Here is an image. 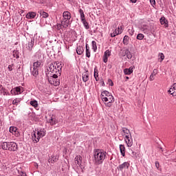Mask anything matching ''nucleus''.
<instances>
[{
    "mask_svg": "<svg viewBox=\"0 0 176 176\" xmlns=\"http://www.w3.org/2000/svg\"><path fill=\"white\" fill-rule=\"evenodd\" d=\"M105 157H107V152L102 151L100 149L95 150L94 152L93 159L95 166H100V164H102L104 160H105Z\"/></svg>",
    "mask_w": 176,
    "mask_h": 176,
    "instance_id": "obj_1",
    "label": "nucleus"
},
{
    "mask_svg": "<svg viewBox=\"0 0 176 176\" xmlns=\"http://www.w3.org/2000/svg\"><path fill=\"white\" fill-rule=\"evenodd\" d=\"M62 69L63 65H61V63L54 62L49 65L50 72L53 74L52 75H56V76H61Z\"/></svg>",
    "mask_w": 176,
    "mask_h": 176,
    "instance_id": "obj_2",
    "label": "nucleus"
},
{
    "mask_svg": "<svg viewBox=\"0 0 176 176\" xmlns=\"http://www.w3.org/2000/svg\"><path fill=\"white\" fill-rule=\"evenodd\" d=\"M63 19L61 21L60 27L63 28H68V25L71 24V12L69 11H65L63 14Z\"/></svg>",
    "mask_w": 176,
    "mask_h": 176,
    "instance_id": "obj_3",
    "label": "nucleus"
},
{
    "mask_svg": "<svg viewBox=\"0 0 176 176\" xmlns=\"http://www.w3.org/2000/svg\"><path fill=\"white\" fill-rule=\"evenodd\" d=\"M41 67V62L36 61L33 63V67H30V71L33 76H38L39 75V67Z\"/></svg>",
    "mask_w": 176,
    "mask_h": 176,
    "instance_id": "obj_4",
    "label": "nucleus"
},
{
    "mask_svg": "<svg viewBox=\"0 0 176 176\" xmlns=\"http://www.w3.org/2000/svg\"><path fill=\"white\" fill-rule=\"evenodd\" d=\"M100 96L102 101H104L105 102L108 101H115V98H113L112 94H111L108 91H104L102 92Z\"/></svg>",
    "mask_w": 176,
    "mask_h": 176,
    "instance_id": "obj_5",
    "label": "nucleus"
},
{
    "mask_svg": "<svg viewBox=\"0 0 176 176\" xmlns=\"http://www.w3.org/2000/svg\"><path fill=\"white\" fill-rule=\"evenodd\" d=\"M58 76L57 75H52L50 78L47 77L48 82L50 85H53L54 86H59L60 85V80L57 79Z\"/></svg>",
    "mask_w": 176,
    "mask_h": 176,
    "instance_id": "obj_6",
    "label": "nucleus"
},
{
    "mask_svg": "<svg viewBox=\"0 0 176 176\" xmlns=\"http://www.w3.org/2000/svg\"><path fill=\"white\" fill-rule=\"evenodd\" d=\"M125 142L129 148L133 146V139L131 138V135H125Z\"/></svg>",
    "mask_w": 176,
    "mask_h": 176,
    "instance_id": "obj_7",
    "label": "nucleus"
},
{
    "mask_svg": "<svg viewBox=\"0 0 176 176\" xmlns=\"http://www.w3.org/2000/svg\"><path fill=\"white\" fill-rule=\"evenodd\" d=\"M19 149V147L17 146V144L14 142H9V148L8 151H12L13 152L17 151Z\"/></svg>",
    "mask_w": 176,
    "mask_h": 176,
    "instance_id": "obj_8",
    "label": "nucleus"
},
{
    "mask_svg": "<svg viewBox=\"0 0 176 176\" xmlns=\"http://www.w3.org/2000/svg\"><path fill=\"white\" fill-rule=\"evenodd\" d=\"M32 140L34 144H37V142H39V140H41V138L38 135L36 132L34 131L32 133Z\"/></svg>",
    "mask_w": 176,
    "mask_h": 176,
    "instance_id": "obj_9",
    "label": "nucleus"
},
{
    "mask_svg": "<svg viewBox=\"0 0 176 176\" xmlns=\"http://www.w3.org/2000/svg\"><path fill=\"white\" fill-rule=\"evenodd\" d=\"M169 94H171L173 97H176V83H174L170 89L168 91Z\"/></svg>",
    "mask_w": 176,
    "mask_h": 176,
    "instance_id": "obj_10",
    "label": "nucleus"
},
{
    "mask_svg": "<svg viewBox=\"0 0 176 176\" xmlns=\"http://www.w3.org/2000/svg\"><path fill=\"white\" fill-rule=\"evenodd\" d=\"M34 42H35V38H31L30 41H29L27 49H28V50H30V52H31V50H32V47H34Z\"/></svg>",
    "mask_w": 176,
    "mask_h": 176,
    "instance_id": "obj_11",
    "label": "nucleus"
},
{
    "mask_svg": "<svg viewBox=\"0 0 176 176\" xmlns=\"http://www.w3.org/2000/svg\"><path fill=\"white\" fill-rule=\"evenodd\" d=\"M160 21L162 24V25H164L165 28H167L168 27V21L166 20V17L162 16L160 19Z\"/></svg>",
    "mask_w": 176,
    "mask_h": 176,
    "instance_id": "obj_12",
    "label": "nucleus"
},
{
    "mask_svg": "<svg viewBox=\"0 0 176 176\" xmlns=\"http://www.w3.org/2000/svg\"><path fill=\"white\" fill-rule=\"evenodd\" d=\"M129 167H130V164H129V162H124L123 164L119 165L118 168L122 171L123 168H129Z\"/></svg>",
    "mask_w": 176,
    "mask_h": 176,
    "instance_id": "obj_13",
    "label": "nucleus"
},
{
    "mask_svg": "<svg viewBox=\"0 0 176 176\" xmlns=\"http://www.w3.org/2000/svg\"><path fill=\"white\" fill-rule=\"evenodd\" d=\"M0 94H3V96L9 95V92H8V89H5L2 85H0Z\"/></svg>",
    "mask_w": 176,
    "mask_h": 176,
    "instance_id": "obj_14",
    "label": "nucleus"
},
{
    "mask_svg": "<svg viewBox=\"0 0 176 176\" xmlns=\"http://www.w3.org/2000/svg\"><path fill=\"white\" fill-rule=\"evenodd\" d=\"M82 80L83 82H86L89 80V71L86 70L82 74Z\"/></svg>",
    "mask_w": 176,
    "mask_h": 176,
    "instance_id": "obj_15",
    "label": "nucleus"
},
{
    "mask_svg": "<svg viewBox=\"0 0 176 176\" xmlns=\"http://www.w3.org/2000/svg\"><path fill=\"white\" fill-rule=\"evenodd\" d=\"M36 134L40 138H42L46 135V132L45 131V129H41L37 131Z\"/></svg>",
    "mask_w": 176,
    "mask_h": 176,
    "instance_id": "obj_16",
    "label": "nucleus"
},
{
    "mask_svg": "<svg viewBox=\"0 0 176 176\" xmlns=\"http://www.w3.org/2000/svg\"><path fill=\"white\" fill-rule=\"evenodd\" d=\"M35 17H36V12H30L26 14V19H35Z\"/></svg>",
    "mask_w": 176,
    "mask_h": 176,
    "instance_id": "obj_17",
    "label": "nucleus"
},
{
    "mask_svg": "<svg viewBox=\"0 0 176 176\" xmlns=\"http://www.w3.org/2000/svg\"><path fill=\"white\" fill-rule=\"evenodd\" d=\"M120 151L122 156L124 157V156H126V147H124V145L120 144Z\"/></svg>",
    "mask_w": 176,
    "mask_h": 176,
    "instance_id": "obj_18",
    "label": "nucleus"
},
{
    "mask_svg": "<svg viewBox=\"0 0 176 176\" xmlns=\"http://www.w3.org/2000/svg\"><path fill=\"white\" fill-rule=\"evenodd\" d=\"M75 164H78V166H80V164H82V156L77 155L75 157Z\"/></svg>",
    "mask_w": 176,
    "mask_h": 176,
    "instance_id": "obj_19",
    "label": "nucleus"
},
{
    "mask_svg": "<svg viewBox=\"0 0 176 176\" xmlns=\"http://www.w3.org/2000/svg\"><path fill=\"white\" fill-rule=\"evenodd\" d=\"M83 52H85V49H83V47L78 46L76 48V53L77 54H79L80 56L81 54H83Z\"/></svg>",
    "mask_w": 176,
    "mask_h": 176,
    "instance_id": "obj_20",
    "label": "nucleus"
},
{
    "mask_svg": "<svg viewBox=\"0 0 176 176\" xmlns=\"http://www.w3.org/2000/svg\"><path fill=\"white\" fill-rule=\"evenodd\" d=\"M58 159H57V156L52 155L51 157L48 159V163H56Z\"/></svg>",
    "mask_w": 176,
    "mask_h": 176,
    "instance_id": "obj_21",
    "label": "nucleus"
},
{
    "mask_svg": "<svg viewBox=\"0 0 176 176\" xmlns=\"http://www.w3.org/2000/svg\"><path fill=\"white\" fill-rule=\"evenodd\" d=\"M124 73L125 75H131V74H133V68L130 67L129 69H124Z\"/></svg>",
    "mask_w": 176,
    "mask_h": 176,
    "instance_id": "obj_22",
    "label": "nucleus"
},
{
    "mask_svg": "<svg viewBox=\"0 0 176 176\" xmlns=\"http://www.w3.org/2000/svg\"><path fill=\"white\" fill-rule=\"evenodd\" d=\"M39 14H40V16H42L43 19H47V17H49V14H47V13L45 12V11L41 10V11L39 12Z\"/></svg>",
    "mask_w": 176,
    "mask_h": 176,
    "instance_id": "obj_23",
    "label": "nucleus"
},
{
    "mask_svg": "<svg viewBox=\"0 0 176 176\" xmlns=\"http://www.w3.org/2000/svg\"><path fill=\"white\" fill-rule=\"evenodd\" d=\"M129 53V50L125 49V50H121L120 54L122 56V57H124V56H127V54Z\"/></svg>",
    "mask_w": 176,
    "mask_h": 176,
    "instance_id": "obj_24",
    "label": "nucleus"
},
{
    "mask_svg": "<svg viewBox=\"0 0 176 176\" xmlns=\"http://www.w3.org/2000/svg\"><path fill=\"white\" fill-rule=\"evenodd\" d=\"M81 21L86 30H89V28H90V26H89V23H87L86 19H82V20H81Z\"/></svg>",
    "mask_w": 176,
    "mask_h": 176,
    "instance_id": "obj_25",
    "label": "nucleus"
},
{
    "mask_svg": "<svg viewBox=\"0 0 176 176\" xmlns=\"http://www.w3.org/2000/svg\"><path fill=\"white\" fill-rule=\"evenodd\" d=\"M140 30H141V31H143V32H144V34L148 33V26L146 25H142L140 27Z\"/></svg>",
    "mask_w": 176,
    "mask_h": 176,
    "instance_id": "obj_26",
    "label": "nucleus"
},
{
    "mask_svg": "<svg viewBox=\"0 0 176 176\" xmlns=\"http://www.w3.org/2000/svg\"><path fill=\"white\" fill-rule=\"evenodd\" d=\"M86 57H87L88 58H90V47H88V45L86 44Z\"/></svg>",
    "mask_w": 176,
    "mask_h": 176,
    "instance_id": "obj_27",
    "label": "nucleus"
},
{
    "mask_svg": "<svg viewBox=\"0 0 176 176\" xmlns=\"http://www.w3.org/2000/svg\"><path fill=\"white\" fill-rule=\"evenodd\" d=\"M97 68L94 69V76L96 80V82H98L100 80V78L98 77V72H97Z\"/></svg>",
    "mask_w": 176,
    "mask_h": 176,
    "instance_id": "obj_28",
    "label": "nucleus"
},
{
    "mask_svg": "<svg viewBox=\"0 0 176 176\" xmlns=\"http://www.w3.org/2000/svg\"><path fill=\"white\" fill-rule=\"evenodd\" d=\"M14 94H21V88L20 87H16L14 89Z\"/></svg>",
    "mask_w": 176,
    "mask_h": 176,
    "instance_id": "obj_29",
    "label": "nucleus"
},
{
    "mask_svg": "<svg viewBox=\"0 0 176 176\" xmlns=\"http://www.w3.org/2000/svg\"><path fill=\"white\" fill-rule=\"evenodd\" d=\"M30 105H32V107H34V108H38V101L31 100Z\"/></svg>",
    "mask_w": 176,
    "mask_h": 176,
    "instance_id": "obj_30",
    "label": "nucleus"
},
{
    "mask_svg": "<svg viewBox=\"0 0 176 176\" xmlns=\"http://www.w3.org/2000/svg\"><path fill=\"white\" fill-rule=\"evenodd\" d=\"M1 148L2 149H3L4 151H8V142H3V143H1Z\"/></svg>",
    "mask_w": 176,
    "mask_h": 176,
    "instance_id": "obj_31",
    "label": "nucleus"
},
{
    "mask_svg": "<svg viewBox=\"0 0 176 176\" xmlns=\"http://www.w3.org/2000/svg\"><path fill=\"white\" fill-rule=\"evenodd\" d=\"M129 39H130V38L129 37V36H124V38H123L124 45H127L129 43Z\"/></svg>",
    "mask_w": 176,
    "mask_h": 176,
    "instance_id": "obj_32",
    "label": "nucleus"
},
{
    "mask_svg": "<svg viewBox=\"0 0 176 176\" xmlns=\"http://www.w3.org/2000/svg\"><path fill=\"white\" fill-rule=\"evenodd\" d=\"M49 123H50L51 126H54V124L56 123V119H54L53 117H52L49 120Z\"/></svg>",
    "mask_w": 176,
    "mask_h": 176,
    "instance_id": "obj_33",
    "label": "nucleus"
},
{
    "mask_svg": "<svg viewBox=\"0 0 176 176\" xmlns=\"http://www.w3.org/2000/svg\"><path fill=\"white\" fill-rule=\"evenodd\" d=\"M17 131V128L14 126H10V133H12V134H14Z\"/></svg>",
    "mask_w": 176,
    "mask_h": 176,
    "instance_id": "obj_34",
    "label": "nucleus"
},
{
    "mask_svg": "<svg viewBox=\"0 0 176 176\" xmlns=\"http://www.w3.org/2000/svg\"><path fill=\"white\" fill-rule=\"evenodd\" d=\"M92 49L94 52H96L97 50V43H96L95 41H92Z\"/></svg>",
    "mask_w": 176,
    "mask_h": 176,
    "instance_id": "obj_35",
    "label": "nucleus"
},
{
    "mask_svg": "<svg viewBox=\"0 0 176 176\" xmlns=\"http://www.w3.org/2000/svg\"><path fill=\"white\" fill-rule=\"evenodd\" d=\"M137 39H138L139 41H142V39H144V34L141 33L138 34L137 36Z\"/></svg>",
    "mask_w": 176,
    "mask_h": 176,
    "instance_id": "obj_36",
    "label": "nucleus"
},
{
    "mask_svg": "<svg viewBox=\"0 0 176 176\" xmlns=\"http://www.w3.org/2000/svg\"><path fill=\"white\" fill-rule=\"evenodd\" d=\"M122 131L124 134H127L128 135L130 134V131L127 128H122Z\"/></svg>",
    "mask_w": 176,
    "mask_h": 176,
    "instance_id": "obj_37",
    "label": "nucleus"
},
{
    "mask_svg": "<svg viewBox=\"0 0 176 176\" xmlns=\"http://www.w3.org/2000/svg\"><path fill=\"white\" fill-rule=\"evenodd\" d=\"M13 56L15 58H19L20 57V56L19 55V52L17 51L13 52Z\"/></svg>",
    "mask_w": 176,
    "mask_h": 176,
    "instance_id": "obj_38",
    "label": "nucleus"
},
{
    "mask_svg": "<svg viewBox=\"0 0 176 176\" xmlns=\"http://www.w3.org/2000/svg\"><path fill=\"white\" fill-rule=\"evenodd\" d=\"M104 56H107V57H109V56H111V52L109 51V50L105 51Z\"/></svg>",
    "mask_w": 176,
    "mask_h": 176,
    "instance_id": "obj_39",
    "label": "nucleus"
},
{
    "mask_svg": "<svg viewBox=\"0 0 176 176\" xmlns=\"http://www.w3.org/2000/svg\"><path fill=\"white\" fill-rule=\"evenodd\" d=\"M116 35H119L122 33V30H120V28L116 29L115 30Z\"/></svg>",
    "mask_w": 176,
    "mask_h": 176,
    "instance_id": "obj_40",
    "label": "nucleus"
},
{
    "mask_svg": "<svg viewBox=\"0 0 176 176\" xmlns=\"http://www.w3.org/2000/svg\"><path fill=\"white\" fill-rule=\"evenodd\" d=\"M126 57L129 60L133 58V55L131 54V52H130V51H129L128 54H126Z\"/></svg>",
    "mask_w": 176,
    "mask_h": 176,
    "instance_id": "obj_41",
    "label": "nucleus"
},
{
    "mask_svg": "<svg viewBox=\"0 0 176 176\" xmlns=\"http://www.w3.org/2000/svg\"><path fill=\"white\" fill-rule=\"evenodd\" d=\"M160 57L161 58L160 63H162V61H163V60H164V54L163 53L160 54Z\"/></svg>",
    "mask_w": 176,
    "mask_h": 176,
    "instance_id": "obj_42",
    "label": "nucleus"
},
{
    "mask_svg": "<svg viewBox=\"0 0 176 176\" xmlns=\"http://www.w3.org/2000/svg\"><path fill=\"white\" fill-rule=\"evenodd\" d=\"M108 102L106 104V107H112V102H113V101H107Z\"/></svg>",
    "mask_w": 176,
    "mask_h": 176,
    "instance_id": "obj_43",
    "label": "nucleus"
},
{
    "mask_svg": "<svg viewBox=\"0 0 176 176\" xmlns=\"http://www.w3.org/2000/svg\"><path fill=\"white\" fill-rule=\"evenodd\" d=\"M108 57H109V56H106V55H104V56H103V61H104V63H108Z\"/></svg>",
    "mask_w": 176,
    "mask_h": 176,
    "instance_id": "obj_44",
    "label": "nucleus"
},
{
    "mask_svg": "<svg viewBox=\"0 0 176 176\" xmlns=\"http://www.w3.org/2000/svg\"><path fill=\"white\" fill-rule=\"evenodd\" d=\"M151 75L156 76V75H157V69H154Z\"/></svg>",
    "mask_w": 176,
    "mask_h": 176,
    "instance_id": "obj_45",
    "label": "nucleus"
},
{
    "mask_svg": "<svg viewBox=\"0 0 176 176\" xmlns=\"http://www.w3.org/2000/svg\"><path fill=\"white\" fill-rule=\"evenodd\" d=\"M150 3L152 5V6H154L155 5H156V1L150 0Z\"/></svg>",
    "mask_w": 176,
    "mask_h": 176,
    "instance_id": "obj_46",
    "label": "nucleus"
},
{
    "mask_svg": "<svg viewBox=\"0 0 176 176\" xmlns=\"http://www.w3.org/2000/svg\"><path fill=\"white\" fill-rule=\"evenodd\" d=\"M129 33L130 34V35H134V30L133 29H129Z\"/></svg>",
    "mask_w": 176,
    "mask_h": 176,
    "instance_id": "obj_47",
    "label": "nucleus"
},
{
    "mask_svg": "<svg viewBox=\"0 0 176 176\" xmlns=\"http://www.w3.org/2000/svg\"><path fill=\"white\" fill-rule=\"evenodd\" d=\"M108 83H109V86H113V82L112 81V80L109 79Z\"/></svg>",
    "mask_w": 176,
    "mask_h": 176,
    "instance_id": "obj_48",
    "label": "nucleus"
},
{
    "mask_svg": "<svg viewBox=\"0 0 176 176\" xmlns=\"http://www.w3.org/2000/svg\"><path fill=\"white\" fill-rule=\"evenodd\" d=\"M12 67H13V65H8V70L9 71H13V68H12Z\"/></svg>",
    "mask_w": 176,
    "mask_h": 176,
    "instance_id": "obj_49",
    "label": "nucleus"
},
{
    "mask_svg": "<svg viewBox=\"0 0 176 176\" xmlns=\"http://www.w3.org/2000/svg\"><path fill=\"white\" fill-rule=\"evenodd\" d=\"M80 19L81 20H85V12H83L82 14H80Z\"/></svg>",
    "mask_w": 176,
    "mask_h": 176,
    "instance_id": "obj_50",
    "label": "nucleus"
},
{
    "mask_svg": "<svg viewBox=\"0 0 176 176\" xmlns=\"http://www.w3.org/2000/svg\"><path fill=\"white\" fill-rule=\"evenodd\" d=\"M153 74H151L150 76V81L152 82L153 80H155V78H153Z\"/></svg>",
    "mask_w": 176,
    "mask_h": 176,
    "instance_id": "obj_51",
    "label": "nucleus"
},
{
    "mask_svg": "<svg viewBox=\"0 0 176 176\" xmlns=\"http://www.w3.org/2000/svg\"><path fill=\"white\" fill-rule=\"evenodd\" d=\"M116 35H118V34H116V32H113V33H111V38H115V36H116Z\"/></svg>",
    "mask_w": 176,
    "mask_h": 176,
    "instance_id": "obj_52",
    "label": "nucleus"
},
{
    "mask_svg": "<svg viewBox=\"0 0 176 176\" xmlns=\"http://www.w3.org/2000/svg\"><path fill=\"white\" fill-rule=\"evenodd\" d=\"M160 164H159V162H155V167H157V168H159L160 167Z\"/></svg>",
    "mask_w": 176,
    "mask_h": 176,
    "instance_id": "obj_53",
    "label": "nucleus"
},
{
    "mask_svg": "<svg viewBox=\"0 0 176 176\" xmlns=\"http://www.w3.org/2000/svg\"><path fill=\"white\" fill-rule=\"evenodd\" d=\"M12 104H13L14 105H16V104H17V100H14L12 101Z\"/></svg>",
    "mask_w": 176,
    "mask_h": 176,
    "instance_id": "obj_54",
    "label": "nucleus"
},
{
    "mask_svg": "<svg viewBox=\"0 0 176 176\" xmlns=\"http://www.w3.org/2000/svg\"><path fill=\"white\" fill-rule=\"evenodd\" d=\"M78 12H79L80 14H82L84 13V12H83V10H82V9H80V10H78Z\"/></svg>",
    "mask_w": 176,
    "mask_h": 176,
    "instance_id": "obj_55",
    "label": "nucleus"
},
{
    "mask_svg": "<svg viewBox=\"0 0 176 176\" xmlns=\"http://www.w3.org/2000/svg\"><path fill=\"white\" fill-rule=\"evenodd\" d=\"M132 3H135L137 2V0H130Z\"/></svg>",
    "mask_w": 176,
    "mask_h": 176,
    "instance_id": "obj_56",
    "label": "nucleus"
},
{
    "mask_svg": "<svg viewBox=\"0 0 176 176\" xmlns=\"http://www.w3.org/2000/svg\"><path fill=\"white\" fill-rule=\"evenodd\" d=\"M135 155V153L133 151H131V156H134Z\"/></svg>",
    "mask_w": 176,
    "mask_h": 176,
    "instance_id": "obj_57",
    "label": "nucleus"
},
{
    "mask_svg": "<svg viewBox=\"0 0 176 176\" xmlns=\"http://www.w3.org/2000/svg\"><path fill=\"white\" fill-rule=\"evenodd\" d=\"M21 176H27V174H25V173H22Z\"/></svg>",
    "mask_w": 176,
    "mask_h": 176,
    "instance_id": "obj_58",
    "label": "nucleus"
},
{
    "mask_svg": "<svg viewBox=\"0 0 176 176\" xmlns=\"http://www.w3.org/2000/svg\"><path fill=\"white\" fill-rule=\"evenodd\" d=\"M102 86H105V82H104V81H102Z\"/></svg>",
    "mask_w": 176,
    "mask_h": 176,
    "instance_id": "obj_59",
    "label": "nucleus"
},
{
    "mask_svg": "<svg viewBox=\"0 0 176 176\" xmlns=\"http://www.w3.org/2000/svg\"><path fill=\"white\" fill-rule=\"evenodd\" d=\"M8 148H9V142H8ZM7 151H9V148H7Z\"/></svg>",
    "mask_w": 176,
    "mask_h": 176,
    "instance_id": "obj_60",
    "label": "nucleus"
},
{
    "mask_svg": "<svg viewBox=\"0 0 176 176\" xmlns=\"http://www.w3.org/2000/svg\"><path fill=\"white\" fill-rule=\"evenodd\" d=\"M11 94H13V90H11Z\"/></svg>",
    "mask_w": 176,
    "mask_h": 176,
    "instance_id": "obj_61",
    "label": "nucleus"
},
{
    "mask_svg": "<svg viewBox=\"0 0 176 176\" xmlns=\"http://www.w3.org/2000/svg\"><path fill=\"white\" fill-rule=\"evenodd\" d=\"M0 124H2V122L1 121V120H0Z\"/></svg>",
    "mask_w": 176,
    "mask_h": 176,
    "instance_id": "obj_62",
    "label": "nucleus"
},
{
    "mask_svg": "<svg viewBox=\"0 0 176 176\" xmlns=\"http://www.w3.org/2000/svg\"><path fill=\"white\" fill-rule=\"evenodd\" d=\"M126 79H129V77L126 76Z\"/></svg>",
    "mask_w": 176,
    "mask_h": 176,
    "instance_id": "obj_63",
    "label": "nucleus"
},
{
    "mask_svg": "<svg viewBox=\"0 0 176 176\" xmlns=\"http://www.w3.org/2000/svg\"><path fill=\"white\" fill-rule=\"evenodd\" d=\"M121 30H122V26L120 27Z\"/></svg>",
    "mask_w": 176,
    "mask_h": 176,
    "instance_id": "obj_64",
    "label": "nucleus"
}]
</instances>
